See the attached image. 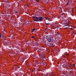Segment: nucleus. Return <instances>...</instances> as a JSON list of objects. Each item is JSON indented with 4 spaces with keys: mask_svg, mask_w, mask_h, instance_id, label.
Listing matches in <instances>:
<instances>
[{
    "mask_svg": "<svg viewBox=\"0 0 76 76\" xmlns=\"http://www.w3.org/2000/svg\"><path fill=\"white\" fill-rule=\"evenodd\" d=\"M45 24L47 25H49L50 24L49 23H45Z\"/></svg>",
    "mask_w": 76,
    "mask_h": 76,
    "instance_id": "nucleus-19",
    "label": "nucleus"
},
{
    "mask_svg": "<svg viewBox=\"0 0 76 76\" xmlns=\"http://www.w3.org/2000/svg\"><path fill=\"white\" fill-rule=\"evenodd\" d=\"M51 76H53V75H51Z\"/></svg>",
    "mask_w": 76,
    "mask_h": 76,
    "instance_id": "nucleus-40",
    "label": "nucleus"
},
{
    "mask_svg": "<svg viewBox=\"0 0 76 76\" xmlns=\"http://www.w3.org/2000/svg\"><path fill=\"white\" fill-rule=\"evenodd\" d=\"M0 22H2V20H0Z\"/></svg>",
    "mask_w": 76,
    "mask_h": 76,
    "instance_id": "nucleus-28",
    "label": "nucleus"
},
{
    "mask_svg": "<svg viewBox=\"0 0 76 76\" xmlns=\"http://www.w3.org/2000/svg\"><path fill=\"white\" fill-rule=\"evenodd\" d=\"M41 50V48H39V50Z\"/></svg>",
    "mask_w": 76,
    "mask_h": 76,
    "instance_id": "nucleus-31",
    "label": "nucleus"
},
{
    "mask_svg": "<svg viewBox=\"0 0 76 76\" xmlns=\"http://www.w3.org/2000/svg\"><path fill=\"white\" fill-rule=\"evenodd\" d=\"M5 7L6 8H7L9 6H10V3L9 2H7V1L5 2L4 3Z\"/></svg>",
    "mask_w": 76,
    "mask_h": 76,
    "instance_id": "nucleus-2",
    "label": "nucleus"
},
{
    "mask_svg": "<svg viewBox=\"0 0 76 76\" xmlns=\"http://www.w3.org/2000/svg\"><path fill=\"white\" fill-rule=\"evenodd\" d=\"M65 28H68V27H66Z\"/></svg>",
    "mask_w": 76,
    "mask_h": 76,
    "instance_id": "nucleus-35",
    "label": "nucleus"
},
{
    "mask_svg": "<svg viewBox=\"0 0 76 76\" xmlns=\"http://www.w3.org/2000/svg\"><path fill=\"white\" fill-rule=\"evenodd\" d=\"M69 72H68L66 73V75H67V76H69Z\"/></svg>",
    "mask_w": 76,
    "mask_h": 76,
    "instance_id": "nucleus-13",
    "label": "nucleus"
},
{
    "mask_svg": "<svg viewBox=\"0 0 76 76\" xmlns=\"http://www.w3.org/2000/svg\"><path fill=\"white\" fill-rule=\"evenodd\" d=\"M34 41H37V40H36V39H35Z\"/></svg>",
    "mask_w": 76,
    "mask_h": 76,
    "instance_id": "nucleus-30",
    "label": "nucleus"
},
{
    "mask_svg": "<svg viewBox=\"0 0 76 76\" xmlns=\"http://www.w3.org/2000/svg\"><path fill=\"white\" fill-rule=\"evenodd\" d=\"M33 20L34 22H41L43 20L42 19H33Z\"/></svg>",
    "mask_w": 76,
    "mask_h": 76,
    "instance_id": "nucleus-3",
    "label": "nucleus"
},
{
    "mask_svg": "<svg viewBox=\"0 0 76 76\" xmlns=\"http://www.w3.org/2000/svg\"><path fill=\"white\" fill-rule=\"evenodd\" d=\"M66 56H67V57H68V56H69V53H66Z\"/></svg>",
    "mask_w": 76,
    "mask_h": 76,
    "instance_id": "nucleus-16",
    "label": "nucleus"
},
{
    "mask_svg": "<svg viewBox=\"0 0 76 76\" xmlns=\"http://www.w3.org/2000/svg\"><path fill=\"white\" fill-rule=\"evenodd\" d=\"M46 39H47L48 42H51V37H47Z\"/></svg>",
    "mask_w": 76,
    "mask_h": 76,
    "instance_id": "nucleus-4",
    "label": "nucleus"
},
{
    "mask_svg": "<svg viewBox=\"0 0 76 76\" xmlns=\"http://www.w3.org/2000/svg\"><path fill=\"white\" fill-rule=\"evenodd\" d=\"M65 28H68V27H66Z\"/></svg>",
    "mask_w": 76,
    "mask_h": 76,
    "instance_id": "nucleus-36",
    "label": "nucleus"
},
{
    "mask_svg": "<svg viewBox=\"0 0 76 76\" xmlns=\"http://www.w3.org/2000/svg\"><path fill=\"white\" fill-rule=\"evenodd\" d=\"M50 42H47V45H48V46H50Z\"/></svg>",
    "mask_w": 76,
    "mask_h": 76,
    "instance_id": "nucleus-11",
    "label": "nucleus"
},
{
    "mask_svg": "<svg viewBox=\"0 0 76 76\" xmlns=\"http://www.w3.org/2000/svg\"><path fill=\"white\" fill-rule=\"evenodd\" d=\"M55 28H57V25H55Z\"/></svg>",
    "mask_w": 76,
    "mask_h": 76,
    "instance_id": "nucleus-18",
    "label": "nucleus"
},
{
    "mask_svg": "<svg viewBox=\"0 0 76 76\" xmlns=\"http://www.w3.org/2000/svg\"><path fill=\"white\" fill-rule=\"evenodd\" d=\"M41 58L43 59L44 58H43V57H42V58Z\"/></svg>",
    "mask_w": 76,
    "mask_h": 76,
    "instance_id": "nucleus-29",
    "label": "nucleus"
},
{
    "mask_svg": "<svg viewBox=\"0 0 76 76\" xmlns=\"http://www.w3.org/2000/svg\"><path fill=\"white\" fill-rule=\"evenodd\" d=\"M15 13H18L17 12H15Z\"/></svg>",
    "mask_w": 76,
    "mask_h": 76,
    "instance_id": "nucleus-38",
    "label": "nucleus"
},
{
    "mask_svg": "<svg viewBox=\"0 0 76 76\" xmlns=\"http://www.w3.org/2000/svg\"><path fill=\"white\" fill-rule=\"evenodd\" d=\"M31 38H34V36H32L31 37Z\"/></svg>",
    "mask_w": 76,
    "mask_h": 76,
    "instance_id": "nucleus-25",
    "label": "nucleus"
},
{
    "mask_svg": "<svg viewBox=\"0 0 76 76\" xmlns=\"http://www.w3.org/2000/svg\"><path fill=\"white\" fill-rule=\"evenodd\" d=\"M71 31H72V30H73V28H71Z\"/></svg>",
    "mask_w": 76,
    "mask_h": 76,
    "instance_id": "nucleus-26",
    "label": "nucleus"
},
{
    "mask_svg": "<svg viewBox=\"0 0 76 76\" xmlns=\"http://www.w3.org/2000/svg\"><path fill=\"white\" fill-rule=\"evenodd\" d=\"M55 36L56 37H61V35L60 34L58 33H57V34H56Z\"/></svg>",
    "mask_w": 76,
    "mask_h": 76,
    "instance_id": "nucleus-5",
    "label": "nucleus"
},
{
    "mask_svg": "<svg viewBox=\"0 0 76 76\" xmlns=\"http://www.w3.org/2000/svg\"><path fill=\"white\" fill-rule=\"evenodd\" d=\"M23 22H25V23H26V22H27L28 21L26 20H23Z\"/></svg>",
    "mask_w": 76,
    "mask_h": 76,
    "instance_id": "nucleus-12",
    "label": "nucleus"
},
{
    "mask_svg": "<svg viewBox=\"0 0 76 76\" xmlns=\"http://www.w3.org/2000/svg\"><path fill=\"white\" fill-rule=\"evenodd\" d=\"M35 30V28H33L32 30V32H34V31Z\"/></svg>",
    "mask_w": 76,
    "mask_h": 76,
    "instance_id": "nucleus-15",
    "label": "nucleus"
},
{
    "mask_svg": "<svg viewBox=\"0 0 76 76\" xmlns=\"http://www.w3.org/2000/svg\"><path fill=\"white\" fill-rule=\"evenodd\" d=\"M69 22H68V23L66 25H65L64 26H69Z\"/></svg>",
    "mask_w": 76,
    "mask_h": 76,
    "instance_id": "nucleus-7",
    "label": "nucleus"
},
{
    "mask_svg": "<svg viewBox=\"0 0 76 76\" xmlns=\"http://www.w3.org/2000/svg\"><path fill=\"white\" fill-rule=\"evenodd\" d=\"M47 75H48V74H49V73H47Z\"/></svg>",
    "mask_w": 76,
    "mask_h": 76,
    "instance_id": "nucleus-37",
    "label": "nucleus"
},
{
    "mask_svg": "<svg viewBox=\"0 0 76 76\" xmlns=\"http://www.w3.org/2000/svg\"><path fill=\"white\" fill-rule=\"evenodd\" d=\"M18 68V69H19L20 68V66H18L17 67H16V68Z\"/></svg>",
    "mask_w": 76,
    "mask_h": 76,
    "instance_id": "nucleus-22",
    "label": "nucleus"
},
{
    "mask_svg": "<svg viewBox=\"0 0 76 76\" xmlns=\"http://www.w3.org/2000/svg\"><path fill=\"white\" fill-rule=\"evenodd\" d=\"M53 42L52 43H50V46H53Z\"/></svg>",
    "mask_w": 76,
    "mask_h": 76,
    "instance_id": "nucleus-9",
    "label": "nucleus"
},
{
    "mask_svg": "<svg viewBox=\"0 0 76 76\" xmlns=\"http://www.w3.org/2000/svg\"><path fill=\"white\" fill-rule=\"evenodd\" d=\"M39 0H36L37 1H38Z\"/></svg>",
    "mask_w": 76,
    "mask_h": 76,
    "instance_id": "nucleus-32",
    "label": "nucleus"
},
{
    "mask_svg": "<svg viewBox=\"0 0 76 76\" xmlns=\"http://www.w3.org/2000/svg\"><path fill=\"white\" fill-rule=\"evenodd\" d=\"M1 35H2V34L0 33V38H1Z\"/></svg>",
    "mask_w": 76,
    "mask_h": 76,
    "instance_id": "nucleus-20",
    "label": "nucleus"
},
{
    "mask_svg": "<svg viewBox=\"0 0 76 76\" xmlns=\"http://www.w3.org/2000/svg\"><path fill=\"white\" fill-rule=\"evenodd\" d=\"M9 20L10 22H12V23H14L15 22V20L13 19H10Z\"/></svg>",
    "mask_w": 76,
    "mask_h": 76,
    "instance_id": "nucleus-6",
    "label": "nucleus"
},
{
    "mask_svg": "<svg viewBox=\"0 0 76 76\" xmlns=\"http://www.w3.org/2000/svg\"><path fill=\"white\" fill-rule=\"evenodd\" d=\"M64 22H66L65 23H67V20H65Z\"/></svg>",
    "mask_w": 76,
    "mask_h": 76,
    "instance_id": "nucleus-17",
    "label": "nucleus"
},
{
    "mask_svg": "<svg viewBox=\"0 0 76 76\" xmlns=\"http://www.w3.org/2000/svg\"><path fill=\"white\" fill-rule=\"evenodd\" d=\"M50 34H51V32H50L48 34V35L49 36H51V35Z\"/></svg>",
    "mask_w": 76,
    "mask_h": 76,
    "instance_id": "nucleus-14",
    "label": "nucleus"
},
{
    "mask_svg": "<svg viewBox=\"0 0 76 76\" xmlns=\"http://www.w3.org/2000/svg\"><path fill=\"white\" fill-rule=\"evenodd\" d=\"M2 38H3V34H2Z\"/></svg>",
    "mask_w": 76,
    "mask_h": 76,
    "instance_id": "nucleus-27",
    "label": "nucleus"
},
{
    "mask_svg": "<svg viewBox=\"0 0 76 76\" xmlns=\"http://www.w3.org/2000/svg\"><path fill=\"white\" fill-rule=\"evenodd\" d=\"M59 69H60V68H59Z\"/></svg>",
    "mask_w": 76,
    "mask_h": 76,
    "instance_id": "nucleus-41",
    "label": "nucleus"
},
{
    "mask_svg": "<svg viewBox=\"0 0 76 76\" xmlns=\"http://www.w3.org/2000/svg\"><path fill=\"white\" fill-rule=\"evenodd\" d=\"M45 42V44H47V42H46V41Z\"/></svg>",
    "mask_w": 76,
    "mask_h": 76,
    "instance_id": "nucleus-33",
    "label": "nucleus"
},
{
    "mask_svg": "<svg viewBox=\"0 0 76 76\" xmlns=\"http://www.w3.org/2000/svg\"><path fill=\"white\" fill-rule=\"evenodd\" d=\"M72 34H73V32L72 33Z\"/></svg>",
    "mask_w": 76,
    "mask_h": 76,
    "instance_id": "nucleus-42",
    "label": "nucleus"
},
{
    "mask_svg": "<svg viewBox=\"0 0 76 76\" xmlns=\"http://www.w3.org/2000/svg\"><path fill=\"white\" fill-rule=\"evenodd\" d=\"M45 19H49V18H45Z\"/></svg>",
    "mask_w": 76,
    "mask_h": 76,
    "instance_id": "nucleus-23",
    "label": "nucleus"
},
{
    "mask_svg": "<svg viewBox=\"0 0 76 76\" xmlns=\"http://www.w3.org/2000/svg\"><path fill=\"white\" fill-rule=\"evenodd\" d=\"M46 20H47V21H48V22H49V21H50V20L49 19H47Z\"/></svg>",
    "mask_w": 76,
    "mask_h": 76,
    "instance_id": "nucleus-21",
    "label": "nucleus"
},
{
    "mask_svg": "<svg viewBox=\"0 0 76 76\" xmlns=\"http://www.w3.org/2000/svg\"><path fill=\"white\" fill-rule=\"evenodd\" d=\"M33 19H42L43 18L42 17L39 16L37 17L35 16H34L33 17Z\"/></svg>",
    "mask_w": 76,
    "mask_h": 76,
    "instance_id": "nucleus-1",
    "label": "nucleus"
},
{
    "mask_svg": "<svg viewBox=\"0 0 76 76\" xmlns=\"http://www.w3.org/2000/svg\"><path fill=\"white\" fill-rule=\"evenodd\" d=\"M68 3H69V2L68 3H67V4H68Z\"/></svg>",
    "mask_w": 76,
    "mask_h": 76,
    "instance_id": "nucleus-39",
    "label": "nucleus"
},
{
    "mask_svg": "<svg viewBox=\"0 0 76 76\" xmlns=\"http://www.w3.org/2000/svg\"><path fill=\"white\" fill-rule=\"evenodd\" d=\"M1 13H0V16H1Z\"/></svg>",
    "mask_w": 76,
    "mask_h": 76,
    "instance_id": "nucleus-34",
    "label": "nucleus"
},
{
    "mask_svg": "<svg viewBox=\"0 0 76 76\" xmlns=\"http://www.w3.org/2000/svg\"><path fill=\"white\" fill-rule=\"evenodd\" d=\"M73 66H74V67H75V64H73Z\"/></svg>",
    "mask_w": 76,
    "mask_h": 76,
    "instance_id": "nucleus-24",
    "label": "nucleus"
},
{
    "mask_svg": "<svg viewBox=\"0 0 76 76\" xmlns=\"http://www.w3.org/2000/svg\"><path fill=\"white\" fill-rule=\"evenodd\" d=\"M68 67L69 68V69H70V70H71V69H72V66H71V65H69L68 66Z\"/></svg>",
    "mask_w": 76,
    "mask_h": 76,
    "instance_id": "nucleus-10",
    "label": "nucleus"
},
{
    "mask_svg": "<svg viewBox=\"0 0 76 76\" xmlns=\"http://www.w3.org/2000/svg\"><path fill=\"white\" fill-rule=\"evenodd\" d=\"M41 0L43 3H45V2H47V0Z\"/></svg>",
    "mask_w": 76,
    "mask_h": 76,
    "instance_id": "nucleus-8",
    "label": "nucleus"
}]
</instances>
